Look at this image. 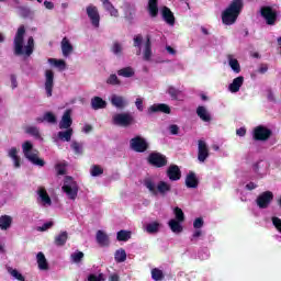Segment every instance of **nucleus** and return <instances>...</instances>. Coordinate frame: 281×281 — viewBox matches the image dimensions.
Returning <instances> with one entry per match:
<instances>
[{
	"mask_svg": "<svg viewBox=\"0 0 281 281\" xmlns=\"http://www.w3.org/2000/svg\"><path fill=\"white\" fill-rule=\"evenodd\" d=\"M120 274L117 273H112L109 276V281H120Z\"/></svg>",
	"mask_w": 281,
	"mask_h": 281,
	"instance_id": "64",
	"label": "nucleus"
},
{
	"mask_svg": "<svg viewBox=\"0 0 281 281\" xmlns=\"http://www.w3.org/2000/svg\"><path fill=\"white\" fill-rule=\"evenodd\" d=\"M273 202V192L265 191L260 193L256 200V203L260 210H267Z\"/></svg>",
	"mask_w": 281,
	"mask_h": 281,
	"instance_id": "9",
	"label": "nucleus"
},
{
	"mask_svg": "<svg viewBox=\"0 0 281 281\" xmlns=\"http://www.w3.org/2000/svg\"><path fill=\"white\" fill-rule=\"evenodd\" d=\"M55 67H59V68H61V69H65V67H66V63H65V60H63V59H54V58H50V59H48Z\"/></svg>",
	"mask_w": 281,
	"mask_h": 281,
	"instance_id": "52",
	"label": "nucleus"
},
{
	"mask_svg": "<svg viewBox=\"0 0 281 281\" xmlns=\"http://www.w3.org/2000/svg\"><path fill=\"white\" fill-rule=\"evenodd\" d=\"M19 156V149H16V147H12L10 150H9V157L11 159H13L14 157H18Z\"/></svg>",
	"mask_w": 281,
	"mask_h": 281,
	"instance_id": "61",
	"label": "nucleus"
},
{
	"mask_svg": "<svg viewBox=\"0 0 281 281\" xmlns=\"http://www.w3.org/2000/svg\"><path fill=\"white\" fill-rule=\"evenodd\" d=\"M161 14H162L164 21H165L168 25H175V13H172V11L170 10V8H168V7H162V9H161Z\"/></svg>",
	"mask_w": 281,
	"mask_h": 281,
	"instance_id": "16",
	"label": "nucleus"
},
{
	"mask_svg": "<svg viewBox=\"0 0 281 281\" xmlns=\"http://www.w3.org/2000/svg\"><path fill=\"white\" fill-rule=\"evenodd\" d=\"M45 91L47 98H52L54 91V70L47 69L45 71Z\"/></svg>",
	"mask_w": 281,
	"mask_h": 281,
	"instance_id": "13",
	"label": "nucleus"
},
{
	"mask_svg": "<svg viewBox=\"0 0 281 281\" xmlns=\"http://www.w3.org/2000/svg\"><path fill=\"white\" fill-rule=\"evenodd\" d=\"M203 223L204 222L201 217L195 218L193 222L194 229H201V227H203Z\"/></svg>",
	"mask_w": 281,
	"mask_h": 281,
	"instance_id": "57",
	"label": "nucleus"
},
{
	"mask_svg": "<svg viewBox=\"0 0 281 281\" xmlns=\"http://www.w3.org/2000/svg\"><path fill=\"white\" fill-rule=\"evenodd\" d=\"M22 150L25 159H29L34 166H45V160L38 158V154L32 151L34 150V145L32 144V142L25 140L22 144Z\"/></svg>",
	"mask_w": 281,
	"mask_h": 281,
	"instance_id": "3",
	"label": "nucleus"
},
{
	"mask_svg": "<svg viewBox=\"0 0 281 281\" xmlns=\"http://www.w3.org/2000/svg\"><path fill=\"white\" fill-rule=\"evenodd\" d=\"M69 238V234L67 233V231H64L60 233V235H57L55 237V245L57 247H65V245L67 244V240Z\"/></svg>",
	"mask_w": 281,
	"mask_h": 281,
	"instance_id": "29",
	"label": "nucleus"
},
{
	"mask_svg": "<svg viewBox=\"0 0 281 281\" xmlns=\"http://www.w3.org/2000/svg\"><path fill=\"white\" fill-rule=\"evenodd\" d=\"M70 148H71V150H74V154L78 155V156H80L85 153V145H82V143H78L76 140H74L70 144Z\"/></svg>",
	"mask_w": 281,
	"mask_h": 281,
	"instance_id": "35",
	"label": "nucleus"
},
{
	"mask_svg": "<svg viewBox=\"0 0 281 281\" xmlns=\"http://www.w3.org/2000/svg\"><path fill=\"white\" fill-rule=\"evenodd\" d=\"M101 1L103 3L104 10H106V12H109L111 16H114L115 19H117V16H120V11H117V9H115L113 3H111V0H101Z\"/></svg>",
	"mask_w": 281,
	"mask_h": 281,
	"instance_id": "26",
	"label": "nucleus"
},
{
	"mask_svg": "<svg viewBox=\"0 0 281 281\" xmlns=\"http://www.w3.org/2000/svg\"><path fill=\"white\" fill-rule=\"evenodd\" d=\"M112 120L115 126H122L123 128H128V126L135 124V116L128 112L115 114Z\"/></svg>",
	"mask_w": 281,
	"mask_h": 281,
	"instance_id": "4",
	"label": "nucleus"
},
{
	"mask_svg": "<svg viewBox=\"0 0 281 281\" xmlns=\"http://www.w3.org/2000/svg\"><path fill=\"white\" fill-rule=\"evenodd\" d=\"M167 93L170 95L171 100H179V95L181 93V90L170 86L167 90Z\"/></svg>",
	"mask_w": 281,
	"mask_h": 281,
	"instance_id": "42",
	"label": "nucleus"
},
{
	"mask_svg": "<svg viewBox=\"0 0 281 281\" xmlns=\"http://www.w3.org/2000/svg\"><path fill=\"white\" fill-rule=\"evenodd\" d=\"M260 14L265 19L267 25H276L278 21V11L273 10L271 7H262L260 9Z\"/></svg>",
	"mask_w": 281,
	"mask_h": 281,
	"instance_id": "8",
	"label": "nucleus"
},
{
	"mask_svg": "<svg viewBox=\"0 0 281 281\" xmlns=\"http://www.w3.org/2000/svg\"><path fill=\"white\" fill-rule=\"evenodd\" d=\"M210 157V149L205 140L198 142V159L201 164H205V160Z\"/></svg>",
	"mask_w": 281,
	"mask_h": 281,
	"instance_id": "11",
	"label": "nucleus"
},
{
	"mask_svg": "<svg viewBox=\"0 0 281 281\" xmlns=\"http://www.w3.org/2000/svg\"><path fill=\"white\" fill-rule=\"evenodd\" d=\"M151 278L153 280L155 281H161L164 280L165 276H164V271H161L160 269L158 268H154L151 270Z\"/></svg>",
	"mask_w": 281,
	"mask_h": 281,
	"instance_id": "44",
	"label": "nucleus"
},
{
	"mask_svg": "<svg viewBox=\"0 0 281 281\" xmlns=\"http://www.w3.org/2000/svg\"><path fill=\"white\" fill-rule=\"evenodd\" d=\"M271 221H272V225H273V226L276 227V229H278V231L280 232V234H281V218L273 216V217L271 218Z\"/></svg>",
	"mask_w": 281,
	"mask_h": 281,
	"instance_id": "53",
	"label": "nucleus"
},
{
	"mask_svg": "<svg viewBox=\"0 0 281 281\" xmlns=\"http://www.w3.org/2000/svg\"><path fill=\"white\" fill-rule=\"evenodd\" d=\"M95 238H97V243H98V245H100V247H109V245H111L109 235H106V233H104V231H98Z\"/></svg>",
	"mask_w": 281,
	"mask_h": 281,
	"instance_id": "17",
	"label": "nucleus"
},
{
	"mask_svg": "<svg viewBox=\"0 0 281 281\" xmlns=\"http://www.w3.org/2000/svg\"><path fill=\"white\" fill-rule=\"evenodd\" d=\"M50 227H54V222H46L38 228V232H47Z\"/></svg>",
	"mask_w": 281,
	"mask_h": 281,
	"instance_id": "55",
	"label": "nucleus"
},
{
	"mask_svg": "<svg viewBox=\"0 0 281 281\" xmlns=\"http://www.w3.org/2000/svg\"><path fill=\"white\" fill-rule=\"evenodd\" d=\"M267 71H269V65L260 64L258 68V74H267Z\"/></svg>",
	"mask_w": 281,
	"mask_h": 281,
	"instance_id": "60",
	"label": "nucleus"
},
{
	"mask_svg": "<svg viewBox=\"0 0 281 281\" xmlns=\"http://www.w3.org/2000/svg\"><path fill=\"white\" fill-rule=\"evenodd\" d=\"M12 160L14 164V168H21V157L20 156L13 157Z\"/></svg>",
	"mask_w": 281,
	"mask_h": 281,
	"instance_id": "62",
	"label": "nucleus"
},
{
	"mask_svg": "<svg viewBox=\"0 0 281 281\" xmlns=\"http://www.w3.org/2000/svg\"><path fill=\"white\" fill-rule=\"evenodd\" d=\"M70 258H71L72 262H75V265H79V262H82V258H85V252L76 251V252L71 254Z\"/></svg>",
	"mask_w": 281,
	"mask_h": 281,
	"instance_id": "49",
	"label": "nucleus"
},
{
	"mask_svg": "<svg viewBox=\"0 0 281 281\" xmlns=\"http://www.w3.org/2000/svg\"><path fill=\"white\" fill-rule=\"evenodd\" d=\"M25 43V25L19 26L15 36L13 38V54L14 56H30L34 54V37L30 36L27 44Z\"/></svg>",
	"mask_w": 281,
	"mask_h": 281,
	"instance_id": "1",
	"label": "nucleus"
},
{
	"mask_svg": "<svg viewBox=\"0 0 281 281\" xmlns=\"http://www.w3.org/2000/svg\"><path fill=\"white\" fill-rule=\"evenodd\" d=\"M169 133L171 135H179V125L172 124L169 126Z\"/></svg>",
	"mask_w": 281,
	"mask_h": 281,
	"instance_id": "59",
	"label": "nucleus"
},
{
	"mask_svg": "<svg viewBox=\"0 0 281 281\" xmlns=\"http://www.w3.org/2000/svg\"><path fill=\"white\" fill-rule=\"evenodd\" d=\"M91 177H100V175H104V169L100 167V165H93L90 169Z\"/></svg>",
	"mask_w": 281,
	"mask_h": 281,
	"instance_id": "46",
	"label": "nucleus"
},
{
	"mask_svg": "<svg viewBox=\"0 0 281 281\" xmlns=\"http://www.w3.org/2000/svg\"><path fill=\"white\" fill-rule=\"evenodd\" d=\"M244 82H245V77H243V76L236 77L233 80V82L228 86L231 93H238V91H240V87H243Z\"/></svg>",
	"mask_w": 281,
	"mask_h": 281,
	"instance_id": "19",
	"label": "nucleus"
},
{
	"mask_svg": "<svg viewBox=\"0 0 281 281\" xmlns=\"http://www.w3.org/2000/svg\"><path fill=\"white\" fill-rule=\"evenodd\" d=\"M272 135L273 131H271L265 125L256 126L252 131V139L255 142H269Z\"/></svg>",
	"mask_w": 281,
	"mask_h": 281,
	"instance_id": "5",
	"label": "nucleus"
},
{
	"mask_svg": "<svg viewBox=\"0 0 281 281\" xmlns=\"http://www.w3.org/2000/svg\"><path fill=\"white\" fill-rule=\"evenodd\" d=\"M61 52L63 56L67 57L71 55V52H74V45L69 42L67 37H64L61 40Z\"/></svg>",
	"mask_w": 281,
	"mask_h": 281,
	"instance_id": "27",
	"label": "nucleus"
},
{
	"mask_svg": "<svg viewBox=\"0 0 281 281\" xmlns=\"http://www.w3.org/2000/svg\"><path fill=\"white\" fill-rule=\"evenodd\" d=\"M111 104H112V106H115L116 109H125V106L128 104V102H126V99H124V97L113 94L111 98Z\"/></svg>",
	"mask_w": 281,
	"mask_h": 281,
	"instance_id": "20",
	"label": "nucleus"
},
{
	"mask_svg": "<svg viewBox=\"0 0 281 281\" xmlns=\"http://www.w3.org/2000/svg\"><path fill=\"white\" fill-rule=\"evenodd\" d=\"M135 105L138 111H144V99L137 98L135 101Z\"/></svg>",
	"mask_w": 281,
	"mask_h": 281,
	"instance_id": "58",
	"label": "nucleus"
},
{
	"mask_svg": "<svg viewBox=\"0 0 281 281\" xmlns=\"http://www.w3.org/2000/svg\"><path fill=\"white\" fill-rule=\"evenodd\" d=\"M13 218L10 215L0 216V229L1 232H8L12 227Z\"/></svg>",
	"mask_w": 281,
	"mask_h": 281,
	"instance_id": "21",
	"label": "nucleus"
},
{
	"mask_svg": "<svg viewBox=\"0 0 281 281\" xmlns=\"http://www.w3.org/2000/svg\"><path fill=\"white\" fill-rule=\"evenodd\" d=\"M106 85H112V87H117L122 85V81L117 78V75L112 74L110 77L106 79Z\"/></svg>",
	"mask_w": 281,
	"mask_h": 281,
	"instance_id": "48",
	"label": "nucleus"
},
{
	"mask_svg": "<svg viewBox=\"0 0 281 281\" xmlns=\"http://www.w3.org/2000/svg\"><path fill=\"white\" fill-rule=\"evenodd\" d=\"M173 214L176 216V221H178L179 223H183L186 221V214L183 213V210H181V207L176 206L173 209Z\"/></svg>",
	"mask_w": 281,
	"mask_h": 281,
	"instance_id": "40",
	"label": "nucleus"
},
{
	"mask_svg": "<svg viewBox=\"0 0 281 281\" xmlns=\"http://www.w3.org/2000/svg\"><path fill=\"white\" fill-rule=\"evenodd\" d=\"M36 258H37L38 269L41 271H47V269H49V263H47V259L45 258V254L38 252Z\"/></svg>",
	"mask_w": 281,
	"mask_h": 281,
	"instance_id": "30",
	"label": "nucleus"
},
{
	"mask_svg": "<svg viewBox=\"0 0 281 281\" xmlns=\"http://www.w3.org/2000/svg\"><path fill=\"white\" fill-rule=\"evenodd\" d=\"M170 190H172V187L170 186V183H168L166 181L158 182L157 192H159V194H161V196H166V194H168V192H170Z\"/></svg>",
	"mask_w": 281,
	"mask_h": 281,
	"instance_id": "31",
	"label": "nucleus"
},
{
	"mask_svg": "<svg viewBox=\"0 0 281 281\" xmlns=\"http://www.w3.org/2000/svg\"><path fill=\"white\" fill-rule=\"evenodd\" d=\"M91 106L94 111H99V109H106V101L100 97H94L91 99Z\"/></svg>",
	"mask_w": 281,
	"mask_h": 281,
	"instance_id": "28",
	"label": "nucleus"
},
{
	"mask_svg": "<svg viewBox=\"0 0 281 281\" xmlns=\"http://www.w3.org/2000/svg\"><path fill=\"white\" fill-rule=\"evenodd\" d=\"M116 239L120 243H127V240H131V231H119L116 234Z\"/></svg>",
	"mask_w": 281,
	"mask_h": 281,
	"instance_id": "36",
	"label": "nucleus"
},
{
	"mask_svg": "<svg viewBox=\"0 0 281 281\" xmlns=\"http://www.w3.org/2000/svg\"><path fill=\"white\" fill-rule=\"evenodd\" d=\"M74 124V120L71 119V110H66L61 116V121L59 122V128H71Z\"/></svg>",
	"mask_w": 281,
	"mask_h": 281,
	"instance_id": "15",
	"label": "nucleus"
},
{
	"mask_svg": "<svg viewBox=\"0 0 281 281\" xmlns=\"http://www.w3.org/2000/svg\"><path fill=\"white\" fill-rule=\"evenodd\" d=\"M182 222H179L177 220H170L168 225L171 229V232H173V234H181V232H183V226H181Z\"/></svg>",
	"mask_w": 281,
	"mask_h": 281,
	"instance_id": "33",
	"label": "nucleus"
},
{
	"mask_svg": "<svg viewBox=\"0 0 281 281\" xmlns=\"http://www.w3.org/2000/svg\"><path fill=\"white\" fill-rule=\"evenodd\" d=\"M147 10H148L149 15L151 16V19L157 18L158 14H159V4H158V0H148Z\"/></svg>",
	"mask_w": 281,
	"mask_h": 281,
	"instance_id": "24",
	"label": "nucleus"
},
{
	"mask_svg": "<svg viewBox=\"0 0 281 281\" xmlns=\"http://www.w3.org/2000/svg\"><path fill=\"white\" fill-rule=\"evenodd\" d=\"M267 93H268L267 98H268L269 102H276V97L273 95V91L271 89H269L267 91Z\"/></svg>",
	"mask_w": 281,
	"mask_h": 281,
	"instance_id": "63",
	"label": "nucleus"
},
{
	"mask_svg": "<svg viewBox=\"0 0 281 281\" xmlns=\"http://www.w3.org/2000/svg\"><path fill=\"white\" fill-rule=\"evenodd\" d=\"M147 113L148 115H153L155 113H166L167 115H170L171 110L170 105L166 103H155L147 109Z\"/></svg>",
	"mask_w": 281,
	"mask_h": 281,
	"instance_id": "12",
	"label": "nucleus"
},
{
	"mask_svg": "<svg viewBox=\"0 0 281 281\" xmlns=\"http://www.w3.org/2000/svg\"><path fill=\"white\" fill-rule=\"evenodd\" d=\"M151 56H153V47L150 43V36H147L146 43H145V50H144V60H150Z\"/></svg>",
	"mask_w": 281,
	"mask_h": 281,
	"instance_id": "34",
	"label": "nucleus"
},
{
	"mask_svg": "<svg viewBox=\"0 0 281 281\" xmlns=\"http://www.w3.org/2000/svg\"><path fill=\"white\" fill-rule=\"evenodd\" d=\"M25 133H27V135H32L36 139H40V137H41V132L38 131V127H36V126L26 127Z\"/></svg>",
	"mask_w": 281,
	"mask_h": 281,
	"instance_id": "43",
	"label": "nucleus"
},
{
	"mask_svg": "<svg viewBox=\"0 0 281 281\" xmlns=\"http://www.w3.org/2000/svg\"><path fill=\"white\" fill-rule=\"evenodd\" d=\"M243 0H233L228 8L222 13V21L224 25H234L240 16L244 8Z\"/></svg>",
	"mask_w": 281,
	"mask_h": 281,
	"instance_id": "2",
	"label": "nucleus"
},
{
	"mask_svg": "<svg viewBox=\"0 0 281 281\" xmlns=\"http://www.w3.org/2000/svg\"><path fill=\"white\" fill-rule=\"evenodd\" d=\"M117 76H122L123 78H133L135 76V70L132 67H125L117 70Z\"/></svg>",
	"mask_w": 281,
	"mask_h": 281,
	"instance_id": "37",
	"label": "nucleus"
},
{
	"mask_svg": "<svg viewBox=\"0 0 281 281\" xmlns=\"http://www.w3.org/2000/svg\"><path fill=\"white\" fill-rule=\"evenodd\" d=\"M186 186L187 188H199V179L196 178V173L190 171L186 177Z\"/></svg>",
	"mask_w": 281,
	"mask_h": 281,
	"instance_id": "22",
	"label": "nucleus"
},
{
	"mask_svg": "<svg viewBox=\"0 0 281 281\" xmlns=\"http://www.w3.org/2000/svg\"><path fill=\"white\" fill-rule=\"evenodd\" d=\"M72 135H74V128H66V131L58 132L57 137L61 142H71Z\"/></svg>",
	"mask_w": 281,
	"mask_h": 281,
	"instance_id": "32",
	"label": "nucleus"
},
{
	"mask_svg": "<svg viewBox=\"0 0 281 281\" xmlns=\"http://www.w3.org/2000/svg\"><path fill=\"white\" fill-rule=\"evenodd\" d=\"M159 227H161L159 222H151L146 225V232L147 234H157L159 233Z\"/></svg>",
	"mask_w": 281,
	"mask_h": 281,
	"instance_id": "38",
	"label": "nucleus"
},
{
	"mask_svg": "<svg viewBox=\"0 0 281 281\" xmlns=\"http://www.w3.org/2000/svg\"><path fill=\"white\" fill-rule=\"evenodd\" d=\"M55 169L58 176L66 175L65 166L63 164H57Z\"/></svg>",
	"mask_w": 281,
	"mask_h": 281,
	"instance_id": "56",
	"label": "nucleus"
},
{
	"mask_svg": "<svg viewBox=\"0 0 281 281\" xmlns=\"http://www.w3.org/2000/svg\"><path fill=\"white\" fill-rule=\"evenodd\" d=\"M8 273H10V276H12V278H15V280L25 281V277H23V274H21V272H19V270H16V269L9 267Z\"/></svg>",
	"mask_w": 281,
	"mask_h": 281,
	"instance_id": "45",
	"label": "nucleus"
},
{
	"mask_svg": "<svg viewBox=\"0 0 281 281\" xmlns=\"http://www.w3.org/2000/svg\"><path fill=\"white\" fill-rule=\"evenodd\" d=\"M147 161L150 166H154V168H164V166H168V158L160 153L149 154Z\"/></svg>",
	"mask_w": 281,
	"mask_h": 281,
	"instance_id": "6",
	"label": "nucleus"
},
{
	"mask_svg": "<svg viewBox=\"0 0 281 281\" xmlns=\"http://www.w3.org/2000/svg\"><path fill=\"white\" fill-rule=\"evenodd\" d=\"M229 67L235 74H240V64L238 63V59H229Z\"/></svg>",
	"mask_w": 281,
	"mask_h": 281,
	"instance_id": "50",
	"label": "nucleus"
},
{
	"mask_svg": "<svg viewBox=\"0 0 281 281\" xmlns=\"http://www.w3.org/2000/svg\"><path fill=\"white\" fill-rule=\"evenodd\" d=\"M115 262H125L126 261V250L120 248L114 254Z\"/></svg>",
	"mask_w": 281,
	"mask_h": 281,
	"instance_id": "39",
	"label": "nucleus"
},
{
	"mask_svg": "<svg viewBox=\"0 0 281 281\" xmlns=\"http://www.w3.org/2000/svg\"><path fill=\"white\" fill-rule=\"evenodd\" d=\"M111 52L112 54H114V56H122V52H124V47L122 46V44H120V42H114L111 47Z\"/></svg>",
	"mask_w": 281,
	"mask_h": 281,
	"instance_id": "41",
	"label": "nucleus"
},
{
	"mask_svg": "<svg viewBox=\"0 0 281 281\" xmlns=\"http://www.w3.org/2000/svg\"><path fill=\"white\" fill-rule=\"evenodd\" d=\"M167 177L170 181H179L181 179V169L177 165H171L167 169Z\"/></svg>",
	"mask_w": 281,
	"mask_h": 281,
	"instance_id": "14",
	"label": "nucleus"
},
{
	"mask_svg": "<svg viewBox=\"0 0 281 281\" xmlns=\"http://www.w3.org/2000/svg\"><path fill=\"white\" fill-rule=\"evenodd\" d=\"M148 142H146V138L142 136H135L130 140V147L135 153H146L148 150Z\"/></svg>",
	"mask_w": 281,
	"mask_h": 281,
	"instance_id": "7",
	"label": "nucleus"
},
{
	"mask_svg": "<svg viewBox=\"0 0 281 281\" xmlns=\"http://www.w3.org/2000/svg\"><path fill=\"white\" fill-rule=\"evenodd\" d=\"M196 115L202 120V122H212V115H210V112H207V109L203 105L198 106Z\"/></svg>",
	"mask_w": 281,
	"mask_h": 281,
	"instance_id": "23",
	"label": "nucleus"
},
{
	"mask_svg": "<svg viewBox=\"0 0 281 281\" xmlns=\"http://www.w3.org/2000/svg\"><path fill=\"white\" fill-rule=\"evenodd\" d=\"M44 120L48 124H56V122H58V119L56 117L54 112H46V113H44Z\"/></svg>",
	"mask_w": 281,
	"mask_h": 281,
	"instance_id": "47",
	"label": "nucleus"
},
{
	"mask_svg": "<svg viewBox=\"0 0 281 281\" xmlns=\"http://www.w3.org/2000/svg\"><path fill=\"white\" fill-rule=\"evenodd\" d=\"M37 194L43 205H52V198H49V194L47 193V190L45 189V187H40L37 190Z\"/></svg>",
	"mask_w": 281,
	"mask_h": 281,
	"instance_id": "25",
	"label": "nucleus"
},
{
	"mask_svg": "<svg viewBox=\"0 0 281 281\" xmlns=\"http://www.w3.org/2000/svg\"><path fill=\"white\" fill-rule=\"evenodd\" d=\"M145 187L147 190H149V192H151V194L157 195V188H155V182H153V180H146Z\"/></svg>",
	"mask_w": 281,
	"mask_h": 281,
	"instance_id": "51",
	"label": "nucleus"
},
{
	"mask_svg": "<svg viewBox=\"0 0 281 281\" xmlns=\"http://www.w3.org/2000/svg\"><path fill=\"white\" fill-rule=\"evenodd\" d=\"M63 191L71 201H76L78 196V186L74 184L72 187L69 184L63 186Z\"/></svg>",
	"mask_w": 281,
	"mask_h": 281,
	"instance_id": "18",
	"label": "nucleus"
},
{
	"mask_svg": "<svg viewBox=\"0 0 281 281\" xmlns=\"http://www.w3.org/2000/svg\"><path fill=\"white\" fill-rule=\"evenodd\" d=\"M143 41L144 37L140 34L136 35L134 37V47H138L140 49Z\"/></svg>",
	"mask_w": 281,
	"mask_h": 281,
	"instance_id": "54",
	"label": "nucleus"
},
{
	"mask_svg": "<svg viewBox=\"0 0 281 281\" xmlns=\"http://www.w3.org/2000/svg\"><path fill=\"white\" fill-rule=\"evenodd\" d=\"M86 12L93 27H100V13L98 12V7L90 4L87 7Z\"/></svg>",
	"mask_w": 281,
	"mask_h": 281,
	"instance_id": "10",
	"label": "nucleus"
}]
</instances>
